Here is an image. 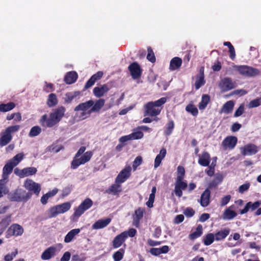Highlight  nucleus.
Listing matches in <instances>:
<instances>
[{
  "mask_svg": "<svg viewBox=\"0 0 261 261\" xmlns=\"http://www.w3.org/2000/svg\"><path fill=\"white\" fill-rule=\"evenodd\" d=\"M66 109L63 106H60L55 109L48 115H43L39 120L40 124L43 127H53L57 125L65 115Z\"/></svg>",
  "mask_w": 261,
  "mask_h": 261,
  "instance_id": "obj_1",
  "label": "nucleus"
},
{
  "mask_svg": "<svg viewBox=\"0 0 261 261\" xmlns=\"http://www.w3.org/2000/svg\"><path fill=\"white\" fill-rule=\"evenodd\" d=\"M31 192H27L22 189H17L9 194V199L11 201L25 202L32 197Z\"/></svg>",
  "mask_w": 261,
  "mask_h": 261,
  "instance_id": "obj_2",
  "label": "nucleus"
},
{
  "mask_svg": "<svg viewBox=\"0 0 261 261\" xmlns=\"http://www.w3.org/2000/svg\"><path fill=\"white\" fill-rule=\"evenodd\" d=\"M19 128V125H12L7 127L4 132H2L1 134L0 146H4L10 143L13 137L11 134L18 132Z\"/></svg>",
  "mask_w": 261,
  "mask_h": 261,
  "instance_id": "obj_3",
  "label": "nucleus"
},
{
  "mask_svg": "<svg viewBox=\"0 0 261 261\" xmlns=\"http://www.w3.org/2000/svg\"><path fill=\"white\" fill-rule=\"evenodd\" d=\"M233 69L238 71L240 74L251 77L258 75L259 70L255 68L248 65H237L233 64Z\"/></svg>",
  "mask_w": 261,
  "mask_h": 261,
  "instance_id": "obj_4",
  "label": "nucleus"
},
{
  "mask_svg": "<svg viewBox=\"0 0 261 261\" xmlns=\"http://www.w3.org/2000/svg\"><path fill=\"white\" fill-rule=\"evenodd\" d=\"M92 205V200L89 198H87L75 210L73 216L77 218L80 217L86 210L90 208Z\"/></svg>",
  "mask_w": 261,
  "mask_h": 261,
  "instance_id": "obj_5",
  "label": "nucleus"
},
{
  "mask_svg": "<svg viewBox=\"0 0 261 261\" xmlns=\"http://www.w3.org/2000/svg\"><path fill=\"white\" fill-rule=\"evenodd\" d=\"M132 168L130 166H125L117 176L115 182L122 184L131 175Z\"/></svg>",
  "mask_w": 261,
  "mask_h": 261,
  "instance_id": "obj_6",
  "label": "nucleus"
},
{
  "mask_svg": "<svg viewBox=\"0 0 261 261\" xmlns=\"http://www.w3.org/2000/svg\"><path fill=\"white\" fill-rule=\"evenodd\" d=\"M241 154L244 155H252L259 151V147L252 143H249L240 148Z\"/></svg>",
  "mask_w": 261,
  "mask_h": 261,
  "instance_id": "obj_7",
  "label": "nucleus"
},
{
  "mask_svg": "<svg viewBox=\"0 0 261 261\" xmlns=\"http://www.w3.org/2000/svg\"><path fill=\"white\" fill-rule=\"evenodd\" d=\"M24 187L30 192H33L34 194L38 196L41 191V186L40 184L35 182L33 180L27 179L24 183Z\"/></svg>",
  "mask_w": 261,
  "mask_h": 261,
  "instance_id": "obj_8",
  "label": "nucleus"
},
{
  "mask_svg": "<svg viewBox=\"0 0 261 261\" xmlns=\"http://www.w3.org/2000/svg\"><path fill=\"white\" fill-rule=\"evenodd\" d=\"M132 78L134 80L138 79L141 77L142 70L140 65L136 62H133L128 67Z\"/></svg>",
  "mask_w": 261,
  "mask_h": 261,
  "instance_id": "obj_9",
  "label": "nucleus"
},
{
  "mask_svg": "<svg viewBox=\"0 0 261 261\" xmlns=\"http://www.w3.org/2000/svg\"><path fill=\"white\" fill-rule=\"evenodd\" d=\"M23 227L18 224H13L10 226L7 231V235L8 236H20L23 233Z\"/></svg>",
  "mask_w": 261,
  "mask_h": 261,
  "instance_id": "obj_10",
  "label": "nucleus"
},
{
  "mask_svg": "<svg viewBox=\"0 0 261 261\" xmlns=\"http://www.w3.org/2000/svg\"><path fill=\"white\" fill-rule=\"evenodd\" d=\"M219 87L223 92L229 91L234 88V84L230 77H224L220 82Z\"/></svg>",
  "mask_w": 261,
  "mask_h": 261,
  "instance_id": "obj_11",
  "label": "nucleus"
},
{
  "mask_svg": "<svg viewBox=\"0 0 261 261\" xmlns=\"http://www.w3.org/2000/svg\"><path fill=\"white\" fill-rule=\"evenodd\" d=\"M57 249L54 246L46 248L41 254V258L43 260H49L56 255Z\"/></svg>",
  "mask_w": 261,
  "mask_h": 261,
  "instance_id": "obj_12",
  "label": "nucleus"
},
{
  "mask_svg": "<svg viewBox=\"0 0 261 261\" xmlns=\"http://www.w3.org/2000/svg\"><path fill=\"white\" fill-rule=\"evenodd\" d=\"M188 187V184L183 180H176L174 188V193L176 196L181 197L182 195V190Z\"/></svg>",
  "mask_w": 261,
  "mask_h": 261,
  "instance_id": "obj_13",
  "label": "nucleus"
},
{
  "mask_svg": "<svg viewBox=\"0 0 261 261\" xmlns=\"http://www.w3.org/2000/svg\"><path fill=\"white\" fill-rule=\"evenodd\" d=\"M237 138L234 136H228L226 137L222 142V146L224 148L226 149H233L236 145L237 143Z\"/></svg>",
  "mask_w": 261,
  "mask_h": 261,
  "instance_id": "obj_14",
  "label": "nucleus"
},
{
  "mask_svg": "<svg viewBox=\"0 0 261 261\" xmlns=\"http://www.w3.org/2000/svg\"><path fill=\"white\" fill-rule=\"evenodd\" d=\"M198 156L199 157L198 163L200 165L203 167H207L210 165L211 155L208 152L204 151L201 154H198Z\"/></svg>",
  "mask_w": 261,
  "mask_h": 261,
  "instance_id": "obj_15",
  "label": "nucleus"
},
{
  "mask_svg": "<svg viewBox=\"0 0 261 261\" xmlns=\"http://www.w3.org/2000/svg\"><path fill=\"white\" fill-rule=\"evenodd\" d=\"M211 191L206 189L201 194L199 202L202 207L207 206L210 203Z\"/></svg>",
  "mask_w": 261,
  "mask_h": 261,
  "instance_id": "obj_16",
  "label": "nucleus"
},
{
  "mask_svg": "<svg viewBox=\"0 0 261 261\" xmlns=\"http://www.w3.org/2000/svg\"><path fill=\"white\" fill-rule=\"evenodd\" d=\"M260 205L261 201L259 200L256 201L254 203L250 201L248 202L246 204L244 208L240 211V213L241 215L246 214L250 209L251 211H253L257 208Z\"/></svg>",
  "mask_w": 261,
  "mask_h": 261,
  "instance_id": "obj_17",
  "label": "nucleus"
},
{
  "mask_svg": "<svg viewBox=\"0 0 261 261\" xmlns=\"http://www.w3.org/2000/svg\"><path fill=\"white\" fill-rule=\"evenodd\" d=\"M161 110L155 109L152 102H148L145 105V113L146 115L150 116H156L159 115Z\"/></svg>",
  "mask_w": 261,
  "mask_h": 261,
  "instance_id": "obj_18",
  "label": "nucleus"
},
{
  "mask_svg": "<svg viewBox=\"0 0 261 261\" xmlns=\"http://www.w3.org/2000/svg\"><path fill=\"white\" fill-rule=\"evenodd\" d=\"M94 105V101L89 100L85 102L80 103L74 108L75 111H83L81 114L82 116L85 115L86 113L84 111L88 110L89 108L92 107Z\"/></svg>",
  "mask_w": 261,
  "mask_h": 261,
  "instance_id": "obj_19",
  "label": "nucleus"
},
{
  "mask_svg": "<svg viewBox=\"0 0 261 261\" xmlns=\"http://www.w3.org/2000/svg\"><path fill=\"white\" fill-rule=\"evenodd\" d=\"M110 90L107 84H103L99 87H96L93 89L94 95L98 98L101 97L107 93Z\"/></svg>",
  "mask_w": 261,
  "mask_h": 261,
  "instance_id": "obj_20",
  "label": "nucleus"
},
{
  "mask_svg": "<svg viewBox=\"0 0 261 261\" xmlns=\"http://www.w3.org/2000/svg\"><path fill=\"white\" fill-rule=\"evenodd\" d=\"M122 191L121 184L115 182L110 186L106 190V193L108 194L117 195Z\"/></svg>",
  "mask_w": 261,
  "mask_h": 261,
  "instance_id": "obj_21",
  "label": "nucleus"
},
{
  "mask_svg": "<svg viewBox=\"0 0 261 261\" xmlns=\"http://www.w3.org/2000/svg\"><path fill=\"white\" fill-rule=\"evenodd\" d=\"M15 166L12 163L9 161L5 164L3 169L2 177L4 179H7L9 175L12 173L13 169Z\"/></svg>",
  "mask_w": 261,
  "mask_h": 261,
  "instance_id": "obj_22",
  "label": "nucleus"
},
{
  "mask_svg": "<svg viewBox=\"0 0 261 261\" xmlns=\"http://www.w3.org/2000/svg\"><path fill=\"white\" fill-rule=\"evenodd\" d=\"M78 75L76 71H71L66 73L64 80L67 84H71L75 83L77 79Z\"/></svg>",
  "mask_w": 261,
  "mask_h": 261,
  "instance_id": "obj_23",
  "label": "nucleus"
},
{
  "mask_svg": "<svg viewBox=\"0 0 261 261\" xmlns=\"http://www.w3.org/2000/svg\"><path fill=\"white\" fill-rule=\"evenodd\" d=\"M111 221V219L108 218L105 219H99L96 221L92 225V228L94 229H99L103 228L108 225Z\"/></svg>",
  "mask_w": 261,
  "mask_h": 261,
  "instance_id": "obj_24",
  "label": "nucleus"
},
{
  "mask_svg": "<svg viewBox=\"0 0 261 261\" xmlns=\"http://www.w3.org/2000/svg\"><path fill=\"white\" fill-rule=\"evenodd\" d=\"M125 240V236L123 235L122 232L120 233L114 238L112 242L113 247L114 248H118L120 247Z\"/></svg>",
  "mask_w": 261,
  "mask_h": 261,
  "instance_id": "obj_25",
  "label": "nucleus"
},
{
  "mask_svg": "<svg viewBox=\"0 0 261 261\" xmlns=\"http://www.w3.org/2000/svg\"><path fill=\"white\" fill-rule=\"evenodd\" d=\"M182 59L177 57H174L170 62L169 69L170 70L178 69L182 64Z\"/></svg>",
  "mask_w": 261,
  "mask_h": 261,
  "instance_id": "obj_26",
  "label": "nucleus"
},
{
  "mask_svg": "<svg viewBox=\"0 0 261 261\" xmlns=\"http://www.w3.org/2000/svg\"><path fill=\"white\" fill-rule=\"evenodd\" d=\"M169 251V247L168 246L164 245L162 247L158 248H151L150 249V253L154 256H158L162 253H167Z\"/></svg>",
  "mask_w": 261,
  "mask_h": 261,
  "instance_id": "obj_27",
  "label": "nucleus"
},
{
  "mask_svg": "<svg viewBox=\"0 0 261 261\" xmlns=\"http://www.w3.org/2000/svg\"><path fill=\"white\" fill-rule=\"evenodd\" d=\"M105 103V100L103 99H99L97 100L94 103L91 109L88 111V114H90L92 112H99L100 109L103 107Z\"/></svg>",
  "mask_w": 261,
  "mask_h": 261,
  "instance_id": "obj_28",
  "label": "nucleus"
},
{
  "mask_svg": "<svg viewBox=\"0 0 261 261\" xmlns=\"http://www.w3.org/2000/svg\"><path fill=\"white\" fill-rule=\"evenodd\" d=\"M234 102L232 100H229L224 104L220 110V113L225 114L230 113L234 107Z\"/></svg>",
  "mask_w": 261,
  "mask_h": 261,
  "instance_id": "obj_29",
  "label": "nucleus"
},
{
  "mask_svg": "<svg viewBox=\"0 0 261 261\" xmlns=\"http://www.w3.org/2000/svg\"><path fill=\"white\" fill-rule=\"evenodd\" d=\"M233 207V205H231L225 210L223 215L224 219L231 220L237 216V213L235 211L230 210Z\"/></svg>",
  "mask_w": 261,
  "mask_h": 261,
  "instance_id": "obj_30",
  "label": "nucleus"
},
{
  "mask_svg": "<svg viewBox=\"0 0 261 261\" xmlns=\"http://www.w3.org/2000/svg\"><path fill=\"white\" fill-rule=\"evenodd\" d=\"M203 233V227L201 224L198 225L196 231L190 233L189 235V239L190 240H194L196 239L199 238Z\"/></svg>",
  "mask_w": 261,
  "mask_h": 261,
  "instance_id": "obj_31",
  "label": "nucleus"
},
{
  "mask_svg": "<svg viewBox=\"0 0 261 261\" xmlns=\"http://www.w3.org/2000/svg\"><path fill=\"white\" fill-rule=\"evenodd\" d=\"M80 229L75 228L71 230L70 231L68 232V233L66 235L64 238L65 243H68L70 242L74 237L80 232Z\"/></svg>",
  "mask_w": 261,
  "mask_h": 261,
  "instance_id": "obj_32",
  "label": "nucleus"
},
{
  "mask_svg": "<svg viewBox=\"0 0 261 261\" xmlns=\"http://www.w3.org/2000/svg\"><path fill=\"white\" fill-rule=\"evenodd\" d=\"M58 102L57 95L55 93H50L48 96L46 104L49 108L56 106Z\"/></svg>",
  "mask_w": 261,
  "mask_h": 261,
  "instance_id": "obj_33",
  "label": "nucleus"
},
{
  "mask_svg": "<svg viewBox=\"0 0 261 261\" xmlns=\"http://www.w3.org/2000/svg\"><path fill=\"white\" fill-rule=\"evenodd\" d=\"M230 232L229 228H225L215 233V237L216 241H220L224 239Z\"/></svg>",
  "mask_w": 261,
  "mask_h": 261,
  "instance_id": "obj_34",
  "label": "nucleus"
},
{
  "mask_svg": "<svg viewBox=\"0 0 261 261\" xmlns=\"http://www.w3.org/2000/svg\"><path fill=\"white\" fill-rule=\"evenodd\" d=\"M210 101V96L207 94L202 96L201 101L199 102L198 108L200 110H204Z\"/></svg>",
  "mask_w": 261,
  "mask_h": 261,
  "instance_id": "obj_35",
  "label": "nucleus"
},
{
  "mask_svg": "<svg viewBox=\"0 0 261 261\" xmlns=\"http://www.w3.org/2000/svg\"><path fill=\"white\" fill-rule=\"evenodd\" d=\"M16 106L13 102H10L7 103L0 104V112H7L13 110Z\"/></svg>",
  "mask_w": 261,
  "mask_h": 261,
  "instance_id": "obj_36",
  "label": "nucleus"
},
{
  "mask_svg": "<svg viewBox=\"0 0 261 261\" xmlns=\"http://www.w3.org/2000/svg\"><path fill=\"white\" fill-rule=\"evenodd\" d=\"M80 94V91L66 93L65 94V102L67 103H70L75 97L79 96Z\"/></svg>",
  "mask_w": 261,
  "mask_h": 261,
  "instance_id": "obj_37",
  "label": "nucleus"
},
{
  "mask_svg": "<svg viewBox=\"0 0 261 261\" xmlns=\"http://www.w3.org/2000/svg\"><path fill=\"white\" fill-rule=\"evenodd\" d=\"M174 126L175 125L174 121L172 120H169L167 123L166 128L164 130L165 135L166 136H170L172 134L174 128Z\"/></svg>",
  "mask_w": 261,
  "mask_h": 261,
  "instance_id": "obj_38",
  "label": "nucleus"
},
{
  "mask_svg": "<svg viewBox=\"0 0 261 261\" xmlns=\"http://www.w3.org/2000/svg\"><path fill=\"white\" fill-rule=\"evenodd\" d=\"M205 83L203 73H200V75L196 77L195 83V87L196 90H198L201 87L203 86Z\"/></svg>",
  "mask_w": 261,
  "mask_h": 261,
  "instance_id": "obj_39",
  "label": "nucleus"
},
{
  "mask_svg": "<svg viewBox=\"0 0 261 261\" xmlns=\"http://www.w3.org/2000/svg\"><path fill=\"white\" fill-rule=\"evenodd\" d=\"M125 249L120 248L113 254V258L114 261H120L124 257Z\"/></svg>",
  "mask_w": 261,
  "mask_h": 261,
  "instance_id": "obj_40",
  "label": "nucleus"
},
{
  "mask_svg": "<svg viewBox=\"0 0 261 261\" xmlns=\"http://www.w3.org/2000/svg\"><path fill=\"white\" fill-rule=\"evenodd\" d=\"M215 239L214 234L212 233H209L203 237L202 241L205 246H208L213 243Z\"/></svg>",
  "mask_w": 261,
  "mask_h": 261,
  "instance_id": "obj_41",
  "label": "nucleus"
},
{
  "mask_svg": "<svg viewBox=\"0 0 261 261\" xmlns=\"http://www.w3.org/2000/svg\"><path fill=\"white\" fill-rule=\"evenodd\" d=\"M59 213L63 214L67 212L71 207V204L69 202H64L61 204L57 205Z\"/></svg>",
  "mask_w": 261,
  "mask_h": 261,
  "instance_id": "obj_42",
  "label": "nucleus"
},
{
  "mask_svg": "<svg viewBox=\"0 0 261 261\" xmlns=\"http://www.w3.org/2000/svg\"><path fill=\"white\" fill-rule=\"evenodd\" d=\"M23 171L24 177L34 175L37 172L36 168L33 167L24 168Z\"/></svg>",
  "mask_w": 261,
  "mask_h": 261,
  "instance_id": "obj_43",
  "label": "nucleus"
},
{
  "mask_svg": "<svg viewBox=\"0 0 261 261\" xmlns=\"http://www.w3.org/2000/svg\"><path fill=\"white\" fill-rule=\"evenodd\" d=\"M185 173V169L183 166H178L177 168V177L176 180H184Z\"/></svg>",
  "mask_w": 261,
  "mask_h": 261,
  "instance_id": "obj_44",
  "label": "nucleus"
},
{
  "mask_svg": "<svg viewBox=\"0 0 261 261\" xmlns=\"http://www.w3.org/2000/svg\"><path fill=\"white\" fill-rule=\"evenodd\" d=\"M24 154L22 153H19L15 155L12 159L9 160V161L13 165L15 164V166L17 165L23 159Z\"/></svg>",
  "mask_w": 261,
  "mask_h": 261,
  "instance_id": "obj_45",
  "label": "nucleus"
},
{
  "mask_svg": "<svg viewBox=\"0 0 261 261\" xmlns=\"http://www.w3.org/2000/svg\"><path fill=\"white\" fill-rule=\"evenodd\" d=\"M84 163L83 161L81 160V158L78 159L73 158L72 161L71 163V168L72 169H75L78 168L81 165H83Z\"/></svg>",
  "mask_w": 261,
  "mask_h": 261,
  "instance_id": "obj_46",
  "label": "nucleus"
},
{
  "mask_svg": "<svg viewBox=\"0 0 261 261\" xmlns=\"http://www.w3.org/2000/svg\"><path fill=\"white\" fill-rule=\"evenodd\" d=\"M41 132V128L39 126H35L31 128L29 132V136L33 137L39 135Z\"/></svg>",
  "mask_w": 261,
  "mask_h": 261,
  "instance_id": "obj_47",
  "label": "nucleus"
},
{
  "mask_svg": "<svg viewBox=\"0 0 261 261\" xmlns=\"http://www.w3.org/2000/svg\"><path fill=\"white\" fill-rule=\"evenodd\" d=\"M186 110L194 116H196L198 114V109L192 104H189L187 105L186 108Z\"/></svg>",
  "mask_w": 261,
  "mask_h": 261,
  "instance_id": "obj_48",
  "label": "nucleus"
},
{
  "mask_svg": "<svg viewBox=\"0 0 261 261\" xmlns=\"http://www.w3.org/2000/svg\"><path fill=\"white\" fill-rule=\"evenodd\" d=\"M260 105L261 96L260 97L251 100L248 104V107L249 108H253L259 107Z\"/></svg>",
  "mask_w": 261,
  "mask_h": 261,
  "instance_id": "obj_49",
  "label": "nucleus"
},
{
  "mask_svg": "<svg viewBox=\"0 0 261 261\" xmlns=\"http://www.w3.org/2000/svg\"><path fill=\"white\" fill-rule=\"evenodd\" d=\"M148 54L147 55V59L151 62V63H154L155 62L156 59L151 47H148L147 48Z\"/></svg>",
  "mask_w": 261,
  "mask_h": 261,
  "instance_id": "obj_50",
  "label": "nucleus"
},
{
  "mask_svg": "<svg viewBox=\"0 0 261 261\" xmlns=\"http://www.w3.org/2000/svg\"><path fill=\"white\" fill-rule=\"evenodd\" d=\"M93 155V152L91 151H86L84 154L81 157V160L83 161V163L85 164L86 163L89 162L91 158Z\"/></svg>",
  "mask_w": 261,
  "mask_h": 261,
  "instance_id": "obj_51",
  "label": "nucleus"
},
{
  "mask_svg": "<svg viewBox=\"0 0 261 261\" xmlns=\"http://www.w3.org/2000/svg\"><path fill=\"white\" fill-rule=\"evenodd\" d=\"M122 233L123 235L125 236L126 239L128 237L131 238L135 237L137 233V230L135 228H129L127 231H124Z\"/></svg>",
  "mask_w": 261,
  "mask_h": 261,
  "instance_id": "obj_52",
  "label": "nucleus"
},
{
  "mask_svg": "<svg viewBox=\"0 0 261 261\" xmlns=\"http://www.w3.org/2000/svg\"><path fill=\"white\" fill-rule=\"evenodd\" d=\"M143 159L141 156L138 155L136 158L133 164V168L134 170H136L138 166L142 164Z\"/></svg>",
  "mask_w": 261,
  "mask_h": 261,
  "instance_id": "obj_53",
  "label": "nucleus"
},
{
  "mask_svg": "<svg viewBox=\"0 0 261 261\" xmlns=\"http://www.w3.org/2000/svg\"><path fill=\"white\" fill-rule=\"evenodd\" d=\"M167 101L166 97H162L155 101H150L154 107H159L163 105Z\"/></svg>",
  "mask_w": 261,
  "mask_h": 261,
  "instance_id": "obj_54",
  "label": "nucleus"
},
{
  "mask_svg": "<svg viewBox=\"0 0 261 261\" xmlns=\"http://www.w3.org/2000/svg\"><path fill=\"white\" fill-rule=\"evenodd\" d=\"M18 254L17 249H16L14 251L11 253H8L4 256V261H12L14 257Z\"/></svg>",
  "mask_w": 261,
  "mask_h": 261,
  "instance_id": "obj_55",
  "label": "nucleus"
},
{
  "mask_svg": "<svg viewBox=\"0 0 261 261\" xmlns=\"http://www.w3.org/2000/svg\"><path fill=\"white\" fill-rule=\"evenodd\" d=\"M59 212L57 205L51 207L49 210V217L53 218L56 217L58 214H59Z\"/></svg>",
  "mask_w": 261,
  "mask_h": 261,
  "instance_id": "obj_56",
  "label": "nucleus"
},
{
  "mask_svg": "<svg viewBox=\"0 0 261 261\" xmlns=\"http://www.w3.org/2000/svg\"><path fill=\"white\" fill-rule=\"evenodd\" d=\"M132 140L140 139L143 137L144 134L141 131H137L133 132L129 134Z\"/></svg>",
  "mask_w": 261,
  "mask_h": 261,
  "instance_id": "obj_57",
  "label": "nucleus"
},
{
  "mask_svg": "<svg viewBox=\"0 0 261 261\" xmlns=\"http://www.w3.org/2000/svg\"><path fill=\"white\" fill-rule=\"evenodd\" d=\"M144 213V210L139 207L135 211V215L134 218H138V219H142L143 217Z\"/></svg>",
  "mask_w": 261,
  "mask_h": 261,
  "instance_id": "obj_58",
  "label": "nucleus"
},
{
  "mask_svg": "<svg viewBox=\"0 0 261 261\" xmlns=\"http://www.w3.org/2000/svg\"><path fill=\"white\" fill-rule=\"evenodd\" d=\"M250 187V184L249 182L245 183L243 185H241L239 187L238 191L239 193L243 194L245 192L247 191Z\"/></svg>",
  "mask_w": 261,
  "mask_h": 261,
  "instance_id": "obj_59",
  "label": "nucleus"
},
{
  "mask_svg": "<svg viewBox=\"0 0 261 261\" xmlns=\"http://www.w3.org/2000/svg\"><path fill=\"white\" fill-rule=\"evenodd\" d=\"M45 85L43 88V91L45 92L49 93L55 90L54 85L53 84L45 82Z\"/></svg>",
  "mask_w": 261,
  "mask_h": 261,
  "instance_id": "obj_60",
  "label": "nucleus"
},
{
  "mask_svg": "<svg viewBox=\"0 0 261 261\" xmlns=\"http://www.w3.org/2000/svg\"><path fill=\"white\" fill-rule=\"evenodd\" d=\"M231 197L230 195H227L222 197L220 201V205L221 206L226 205L229 202Z\"/></svg>",
  "mask_w": 261,
  "mask_h": 261,
  "instance_id": "obj_61",
  "label": "nucleus"
},
{
  "mask_svg": "<svg viewBox=\"0 0 261 261\" xmlns=\"http://www.w3.org/2000/svg\"><path fill=\"white\" fill-rule=\"evenodd\" d=\"M244 112V106L243 104H242L240 106V107L237 109L236 111L234 116L235 117H238L241 116Z\"/></svg>",
  "mask_w": 261,
  "mask_h": 261,
  "instance_id": "obj_62",
  "label": "nucleus"
},
{
  "mask_svg": "<svg viewBox=\"0 0 261 261\" xmlns=\"http://www.w3.org/2000/svg\"><path fill=\"white\" fill-rule=\"evenodd\" d=\"M184 214L188 217H191L195 214V211L192 208L188 207L185 210Z\"/></svg>",
  "mask_w": 261,
  "mask_h": 261,
  "instance_id": "obj_63",
  "label": "nucleus"
},
{
  "mask_svg": "<svg viewBox=\"0 0 261 261\" xmlns=\"http://www.w3.org/2000/svg\"><path fill=\"white\" fill-rule=\"evenodd\" d=\"M71 257V253L69 251L65 252L60 259V261H69Z\"/></svg>",
  "mask_w": 261,
  "mask_h": 261,
  "instance_id": "obj_64",
  "label": "nucleus"
}]
</instances>
